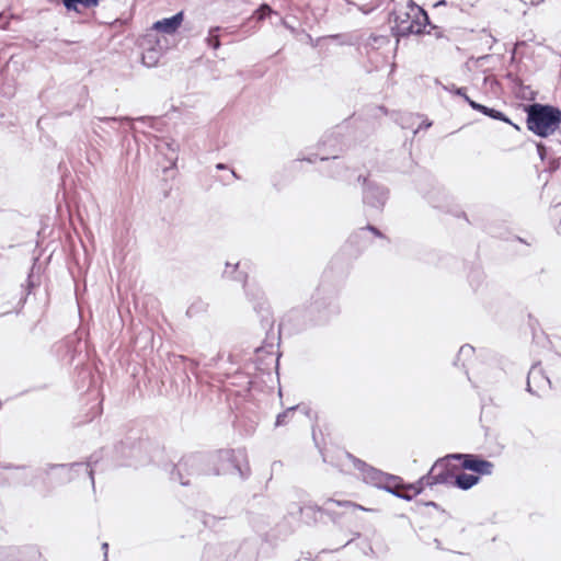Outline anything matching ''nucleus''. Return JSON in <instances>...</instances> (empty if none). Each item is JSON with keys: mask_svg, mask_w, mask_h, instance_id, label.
I'll list each match as a JSON object with an SVG mask.
<instances>
[{"mask_svg": "<svg viewBox=\"0 0 561 561\" xmlns=\"http://www.w3.org/2000/svg\"><path fill=\"white\" fill-rule=\"evenodd\" d=\"M390 16L393 22L391 31L398 37L422 34L430 24L426 11L413 0H408L405 5H396Z\"/></svg>", "mask_w": 561, "mask_h": 561, "instance_id": "obj_1", "label": "nucleus"}, {"mask_svg": "<svg viewBox=\"0 0 561 561\" xmlns=\"http://www.w3.org/2000/svg\"><path fill=\"white\" fill-rule=\"evenodd\" d=\"M210 455L196 453L190 454L180 459L171 471V479L179 481L182 485H188L191 478L210 474H226L229 471L226 467H211Z\"/></svg>", "mask_w": 561, "mask_h": 561, "instance_id": "obj_2", "label": "nucleus"}, {"mask_svg": "<svg viewBox=\"0 0 561 561\" xmlns=\"http://www.w3.org/2000/svg\"><path fill=\"white\" fill-rule=\"evenodd\" d=\"M561 123V112L550 105L533 104L527 111V128L540 137L553 134Z\"/></svg>", "mask_w": 561, "mask_h": 561, "instance_id": "obj_3", "label": "nucleus"}, {"mask_svg": "<svg viewBox=\"0 0 561 561\" xmlns=\"http://www.w3.org/2000/svg\"><path fill=\"white\" fill-rule=\"evenodd\" d=\"M449 455L438 459L431 468L427 474L421 477L417 482L409 484L408 489L414 490V494H420L425 486H433L436 484L453 485L455 471L458 469L456 466H450Z\"/></svg>", "mask_w": 561, "mask_h": 561, "instance_id": "obj_4", "label": "nucleus"}, {"mask_svg": "<svg viewBox=\"0 0 561 561\" xmlns=\"http://www.w3.org/2000/svg\"><path fill=\"white\" fill-rule=\"evenodd\" d=\"M211 467H226L227 473H238L241 479H247L251 469L244 449H225L210 455Z\"/></svg>", "mask_w": 561, "mask_h": 561, "instance_id": "obj_5", "label": "nucleus"}, {"mask_svg": "<svg viewBox=\"0 0 561 561\" xmlns=\"http://www.w3.org/2000/svg\"><path fill=\"white\" fill-rule=\"evenodd\" d=\"M357 180L363 182L364 185L363 203L369 207L381 210L389 197L388 188L362 175H359Z\"/></svg>", "mask_w": 561, "mask_h": 561, "instance_id": "obj_6", "label": "nucleus"}, {"mask_svg": "<svg viewBox=\"0 0 561 561\" xmlns=\"http://www.w3.org/2000/svg\"><path fill=\"white\" fill-rule=\"evenodd\" d=\"M331 504H335V505L343 506V507H350L353 510L366 511V508L363 507L362 505L353 503L351 501H336L333 499H328L327 502L324 503L323 508H321L317 505L299 506L298 511L300 513L301 520L308 525L316 523L318 520L319 514H321L322 512H327V513L331 512V508H330Z\"/></svg>", "mask_w": 561, "mask_h": 561, "instance_id": "obj_7", "label": "nucleus"}, {"mask_svg": "<svg viewBox=\"0 0 561 561\" xmlns=\"http://www.w3.org/2000/svg\"><path fill=\"white\" fill-rule=\"evenodd\" d=\"M449 458L462 460L461 468L482 476H490L493 472L494 465L491 461L481 459L472 454H450Z\"/></svg>", "mask_w": 561, "mask_h": 561, "instance_id": "obj_8", "label": "nucleus"}, {"mask_svg": "<svg viewBox=\"0 0 561 561\" xmlns=\"http://www.w3.org/2000/svg\"><path fill=\"white\" fill-rule=\"evenodd\" d=\"M347 457L353 462L354 467L360 472L365 482L380 488L381 483L388 479L387 473L367 465L365 461L354 457L353 455L347 454Z\"/></svg>", "mask_w": 561, "mask_h": 561, "instance_id": "obj_9", "label": "nucleus"}, {"mask_svg": "<svg viewBox=\"0 0 561 561\" xmlns=\"http://www.w3.org/2000/svg\"><path fill=\"white\" fill-rule=\"evenodd\" d=\"M550 387L551 381L539 364L533 365L527 376V391L531 394L540 396L541 392L550 389Z\"/></svg>", "mask_w": 561, "mask_h": 561, "instance_id": "obj_10", "label": "nucleus"}, {"mask_svg": "<svg viewBox=\"0 0 561 561\" xmlns=\"http://www.w3.org/2000/svg\"><path fill=\"white\" fill-rule=\"evenodd\" d=\"M390 39L386 35L370 34L365 41L359 44V50L367 57L371 56L373 51L379 50L380 48L389 45Z\"/></svg>", "mask_w": 561, "mask_h": 561, "instance_id": "obj_11", "label": "nucleus"}, {"mask_svg": "<svg viewBox=\"0 0 561 561\" xmlns=\"http://www.w3.org/2000/svg\"><path fill=\"white\" fill-rule=\"evenodd\" d=\"M182 21L183 12H179L171 18H165L160 21H157L153 24V28L165 34H173L180 27Z\"/></svg>", "mask_w": 561, "mask_h": 561, "instance_id": "obj_12", "label": "nucleus"}, {"mask_svg": "<svg viewBox=\"0 0 561 561\" xmlns=\"http://www.w3.org/2000/svg\"><path fill=\"white\" fill-rule=\"evenodd\" d=\"M98 463L99 457L92 455L88 462L71 463L70 469L76 471L77 473H83L90 480L92 486H94V471Z\"/></svg>", "mask_w": 561, "mask_h": 561, "instance_id": "obj_13", "label": "nucleus"}, {"mask_svg": "<svg viewBox=\"0 0 561 561\" xmlns=\"http://www.w3.org/2000/svg\"><path fill=\"white\" fill-rule=\"evenodd\" d=\"M479 482V477L473 474H468L465 472L455 473L453 486H457L460 490H469L473 485H476Z\"/></svg>", "mask_w": 561, "mask_h": 561, "instance_id": "obj_14", "label": "nucleus"}, {"mask_svg": "<svg viewBox=\"0 0 561 561\" xmlns=\"http://www.w3.org/2000/svg\"><path fill=\"white\" fill-rule=\"evenodd\" d=\"M408 485L409 484H403L399 477L388 474V479L381 483L380 489L394 495V493H398L401 490H409Z\"/></svg>", "mask_w": 561, "mask_h": 561, "instance_id": "obj_15", "label": "nucleus"}, {"mask_svg": "<svg viewBox=\"0 0 561 561\" xmlns=\"http://www.w3.org/2000/svg\"><path fill=\"white\" fill-rule=\"evenodd\" d=\"M101 0H62V4L69 11L80 12L78 5H82L85 9L95 8L99 5Z\"/></svg>", "mask_w": 561, "mask_h": 561, "instance_id": "obj_16", "label": "nucleus"}, {"mask_svg": "<svg viewBox=\"0 0 561 561\" xmlns=\"http://www.w3.org/2000/svg\"><path fill=\"white\" fill-rule=\"evenodd\" d=\"M208 304L198 298L190 305V307L186 310V314L192 318L199 313L206 312Z\"/></svg>", "mask_w": 561, "mask_h": 561, "instance_id": "obj_17", "label": "nucleus"}, {"mask_svg": "<svg viewBox=\"0 0 561 561\" xmlns=\"http://www.w3.org/2000/svg\"><path fill=\"white\" fill-rule=\"evenodd\" d=\"M220 30L221 28L219 26H214V27H210L208 31V35L206 37V43L213 49H218L221 45L220 38H219Z\"/></svg>", "mask_w": 561, "mask_h": 561, "instance_id": "obj_18", "label": "nucleus"}, {"mask_svg": "<svg viewBox=\"0 0 561 561\" xmlns=\"http://www.w3.org/2000/svg\"><path fill=\"white\" fill-rule=\"evenodd\" d=\"M239 264L231 265L229 263L226 264V270L224 272V275L226 277H232L237 280L242 282L245 285V275L241 272H238Z\"/></svg>", "mask_w": 561, "mask_h": 561, "instance_id": "obj_19", "label": "nucleus"}, {"mask_svg": "<svg viewBox=\"0 0 561 561\" xmlns=\"http://www.w3.org/2000/svg\"><path fill=\"white\" fill-rule=\"evenodd\" d=\"M337 157V151H333L330 156H320L319 153L314 154V159L319 158L321 161H328L330 159L333 160L334 171L330 174L332 178H337L340 175V170L342 169L340 162L335 161Z\"/></svg>", "mask_w": 561, "mask_h": 561, "instance_id": "obj_20", "label": "nucleus"}, {"mask_svg": "<svg viewBox=\"0 0 561 561\" xmlns=\"http://www.w3.org/2000/svg\"><path fill=\"white\" fill-rule=\"evenodd\" d=\"M298 409V405L290 407L284 412L279 413L276 417L275 426H284L288 424L289 420L291 419L295 411Z\"/></svg>", "mask_w": 561, "mask_h": 561, "instance_id": "obj_21", "label": "nucleus"}, {"mask_svg": "<svg viewBox=\"0 0 561 561\" xmlns=\"http://www.w3.org/2000/svg\"><path fill=\"white\" fill-rule=\"evenodd\" d=\"M142 62L148 67L154 66L158 62V51L156 49H148L142 55Z\"/></svg>", "mask_w": 561, "mask_h": 561, "instance_id": "obj_22", "label": "nucleus"}, {"mask_svg": "<svg viewBox=\"0 0 561 561\" xmlns=\"http://www.w3.org/2000/svg\"><path fill=\"white\" fill-rule=\"evenodd\" d=\"M327 38L336 41L340 45H354L352 36L347 34H333L329 35Z\"/></svg>", "mask_w": 561, "mask_h": 561, "instance_id": "obj_23", "label": "nucleus"}, {"mask_svg": "<svg viewBox=\"0 0 561 561\" xmlns=\"http://www.w3.org/2000/svg\"><path fill=\"white\" fill-rule=\"evenodd\" d=\"M486 116H489V117H491V118H493V119H497V121L505 122V123H507V124H510V125H513L515 128H518L516 125H514V124L511 122V119H510L508 117H506V116H505V114H504V113H502V112H500V111H497V110H495V108H491V110L489 111V113H488V115H486Z\"/></svg>", "mask_w": 561, "mask_h": 561, "instance_id": "obj_24", "label": "nucleus"}, {"mask_svg": "<svg viewBox=\"0 0 561 561\" xmlns=\"http://www.w3.org/2000/svg\"><path fill=\"white\" fill-rule=\"evenodd\" d=\"M474 353V348L471 346V345H462L459 350V353H458V356H457V359L455 360V365H458V362L460 360L461 357H470L472 356Z\"/></svg>", "mask_w": 561, "mask_h": 561, "instance_id": "obj_25", "label": "nucleus"}, {"mask_svg": "<svg viewBox=\"0 0 561 561\" xmlns=\"http://www.w3.org/2000/svg\"><path fill=\"white\" fill-rule=\"evenodd\" d=\"M466 102L470 105L471 108H473L484 115H488L489 111L491 110V107H488L485 105L477 103L476 101L471 100L469 96H466Z\"/></svg>", "mask_w": 561, "mask_h": 561, "instance_id": "obj_26", "label": "nucleus"}, {"mask_svg": "<svg viewBox=\"0 0 561 561\" xmlns=\"http://www.w3.org/2000/svg\"><path fill=\"white\" fill-rule=\"evenodd\" d=\"M427 26H430V28L426 31L428 35H432L437 39L445 37V32L442 27L432 25L431 23Z\"/></svg>", "mask_w": 561, "mask_h": 561, "instance_id": "obj_27", "label": "nucleus"}, {"mask_svg": "<svg viewBox=\"0 0 561 561\" xmlns=\"http://www.w3.org/2000/svg\"><path fill=\"white\" fill-rule=\"evenodd\" d=\"M444 89L446 91L450 92V93H454L456 95L462 96L465 101H466V96H468L466 94V89L465 88H457L454 83L445 85Z\"/></svg>", "mask_w": 561, "mask_h": 561, "instance_id": "obj_28", "label": "nucleus"}, {"mask_svg": "<svg viewBox=\"0 0 561 561\" xmlns=\"http://www.w3.org/2000/svg\"><path fill=\"white\" fill-rule=\"evenodd\" d=\"M415 495L414 490H401L400 492L394 493V496L405 501H411Z\"/></svg>", "mask_w": 561, "mask_h": 561, "instance_id": "obj_29", "label": "nucleus"}, {"mask_svg": "<svg viewBox=\"0 0 561 561\" xmlns=\"http://www.w3.org/2000/svg\"><path fill=\"white\" fill-rule=\"evenodd\" d=\"M358 10L360 12H363L364 14H369L371 13L373 11L377 10L376 9V5L374 4L373 1H370L369 3H366V4H363V5H359L358 7Z\"/></svg>", "mask_w": 561, "mask_h": 561, "instance_id": "obj_30", "label": "nucleus"}, {"mask_svg": "<svg viewBox=\"0 0 561 561\" xmlns=\"http://www.w3.org/2000/svg\"><path fill=\"white\" fill-rule=\"evenodd\" d=\"M537 151H538L540 159L542 161H545L548 156L547 147L543 144L539 142V144H537Z\"/></svg>", "mask_w": 561, "mask_h": 561, "instance_id": "obj_31", "label": "nucleus"}, {"mask_svg": "<svg viewBox=\"0 0 561 561\" xmlns=\"http://www.w3.org/2000/svg\"><path fill=\"white\" fill-rule=\"evenodd\" d=\"M268 359H270V363L266 364V367L264 368V370L270 371L272 369L273 365H274L275 368H277V366H278V357H274L273 354H270Z\"/></svg>", "mask_w": 561, "mask_h": 561, "instance_id": "obj_32", "label": "nucleus"}, {"mask_svg": "<svg viewBox=\"0 0 561 561\" xmlns=\"http://www.w3.org/2000/svg\"><path fill=\"white\" fill-rule=\"evenodd\" d=\"M271 8L267 4H262L260 9L257 10V13H260L259 19L262 20L265 18L266 14L271 13Z\"/></svg>", "mask_w": 561, "mask_h": 561, "instance_id": "obj_33", "label": "nucleus"}, {"mask_svg": "<svg viewBox=\"0 0 561 561\" xmlns=\"http://www.w3.org/2000/svg\"><path fill=\"white\" fill-rule=\"evenodd\" d=\"M371 1L376 5V9H379L383 5H388L389 3L393 2L394 0H371Z\"/></svg>", "mask_w": 561, "mask_h": 561, "instance_id": "obj_34", "label": "nucleus"}, {"mask_svg": "<svg viewBox=\"0 0 561 561\" xmlns=\"http://www.w3.org/2000/svg\"><path fill=\"white\" fill-rule=\"evenodd\" d=\"M98 119L101 121V122L129 121L128 117H121V118H117V117H99Z\"/></svg>", "mask_w": 561, "mask_h": 561, "instance_id": "obj_35", "label": "nucleus"}, {"mask_svg": "<svg viewBox=\"0 0 561 561\" xmlns=\"http://www.w3.org/2000/svg\"><path fill=\"white\" fill-rule=\"evenodd\" d=\"M365 229L371 231L377 237H382V233L374 226L368 225Z\"/></svg>", "mask_w": 561, "mask_h": 561, "instance_id": "obj_36", "label": "nucleus"}, {"mask_svg": "<svg viewBox=\"0 0 561 561\" xmlns=\"http://www.w3.org/2000/svg\"><path fill=\"white\" fill-rule=\"evenodd\" d=\"M283 24L291 34H294V35L299 34V31L297 28H295L294 26L289 25L287 22H284Z\"/></svg>", "mask_w": 561, "mask_h": 561, "instance_id": "obj_37", "label": "nucleus"}, {"mask_svg": "<svg viewBox=\"0 0 561 561\" xmlns=\"http://www.w3.org/2000/svg\"><path fill=\"white\" fill-rule=\"evenodd\" d=\"M102 550L104 552V561H107V552H108V543L107 542H104L102 545Z\"/></svg>", "mask_w": 561, "mask_h": 561, "instance_id": "obj_38", "label": "nucleus"}, {"mask_svg": "<svg viewBox=\"0 0 561 561\" xmlns=\"http://www.w3.org/2000/svg\"><path fill=\"white\" fill-rule=\"evenodd\" d=\"M33 283L31 282V275L28 276V279H27V287H28V290H27V295L31 293V287H33Z\"/></svg>", "mask_w": 561, "mask_h": 561, "instance_id": "obj_39", "label": "nucleus"}, {"mask_svg": "<svg viewBox=\"0 0 561 561\" xmlns=\"http://www.w3.org/2000/svg\"><path fill=\"white\" fill-rule=\"evenodd\" d=\"M424 505L431 506V507H435V508L438 507V505L435 502H432V501L424 503Z\"/></svg>", "mask_w": 561, "mask_h": 561, "instance_id": "obj_40", "label": "nucleus"}, {"mask_svg": "<svg viewBox=\"0 0 561 561\" xmlns=\"http://www.w3.org/2000/svg\"><path fill=\"white\" fill-rule=\"evenodd\" d=\"M210 519L214 520L215 517H210V516H207L205 519H204V524L207 526L210 524Z\"/></svg>", "mask_w": 561, "mask_h": 561, "instance_id": "obj_41", "label": "nucleus"}, {"mask_svg": "<svg viewBox=\"0 0 561 561\" xmlns=\"http://www.w3.org/2000/svg\"><path fill=\"white\" fill-rule=\"evenodd\" d=\"M137 451H139V447H131L130 448V455L131 456H135Z\"/></svg>", "mask_w": 561, "mask_h": 561, "instance_id": "obj_42", "label": "nucleus"}, {"mask_svg": "<svg viewBox=\"0 0 561 561\" xmlns=\"http://www.w3.org/2000/svg\"><path fill=\"white\" fill-rule=\"evenodd\" d=\"M165 145L172 150L173 153L176 152V147H173V144L165 142Z\"/></svg>", "mask_w": 561, "mask_h": 561, "instance_id": "obj_43", "label": "nucleus"}, {"mask_svg": "<svg viewBox=\"0 0 561 561\" xmlns=\"http://www.w3.org/2000/svg\"><path fill=\"white\" fill-rule=\"evenodd\" d=\"M216 168H217L218 170H225L227 167H226V164H224V163H218V164L216 165Z\"/></svg>", "mask_w": 561, "mask_h": 561, "instance_id": "obj_44", "label": "nucleus"}, {"mask_svg": "<svg viewBox=\"0 0 561 561\" xmlns=\"http://www.w3.org/2000/svg\"><path fill=\"white\" fill-rule=\"evenodd\" d=\"M196 366V363L194 360H190V369H193Z\"/></svg>", "mask_w": 561, "mask_h": 561, "instance_id": "obj_45", "label": "nucleus"}, {"mask_svg": "<svg viewBox=\"0 0 561 561\" xmlns=\"http://www.w3.org/2000/svg\"><path fill=\"white\" fill-rule=\"evenodd\" d=\"M263 320L266 322V324H272V321L268 317L263 318Z\"/></svg>", "mask_w": 561, "mask_h": 561, "instance_id": "obj_46", "label": "nucleus"}, {"mask_svg": "<svg viewBox=\"0 0 561 561\" xmlns=\"http://www.w3.org/2000/svg\"><path fill=\"white\" fill-rule=\"evenodd\" d=\"M307 37H308V39H309L311 43H313V39H312V37H311V35H310V34H307Z\"/></svg>", "mask_w": 561, "mask_h": 561, "instance_id": "obj_47", "label": "nucleus"}, {"mask_svg": "<svg viewBox=\"0 0 561 561\" xmlns=\"http://www.w3.org/2000/svg\"><path fill=\"white\" fill-rule=\"evenodd\" d=\"M231 174H232L233 178L238 179V175H237V173L234 171H231Z\"/></svg>", "mask_w": 561, "mask_h": 561, "instance_id": "obj_48", "label": "nucleus"}, {"mask_svg": "<svg viewBox=\"0 0 561 561\" xmlns=\"http://www.w3.org/2000/svg\"><path fill=\"white\" fill-rule=\"evenodd\" d=\"M444 4H445V1H444V0H442V1H439V2L437 3V5H444Z\"/></svg>", "mask_w": 561, "mask_h": 561, "instance_id": "obj_49", "label": "nucleus"}, {"mask_svg": "<svg viewBox=\"0 0 561 561\" xmlns=\"http://www.w3.org/2000/svg\"><path fill=\"white\" fill-rule=\"evenodd\" d=\"M145 119H147V118H146V117H139V118H137V121H141V122H142V121H145Z\"/></svg>", "mask_w": 561, "mask_h": 561, "instance_id": "obj_50", "label": "nucleus"}, {"mask_svg": "<svg viewBox=\"0 0 561 561\" xmlns=\"http://www.w3.org/2000/svg\"><path fill=\"white\" fill-rule=\"evenodd\" d=\"M309 162H313L314 159H312L311 157L307 159Z\"/></svg>", "mask_w": 561, "mask_h": 561, "instance_id": "obj_51", "label": "nucleus"}]
</instances>
